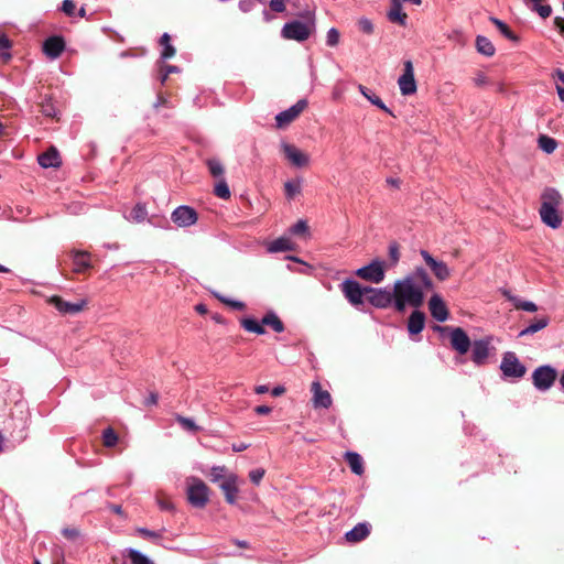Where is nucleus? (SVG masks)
<instances>
[{"label":"nucleus","instance_id":"9","mask_svg":"<svg viewBox=\"0 0 564 564\" xmlns=\"http://www.w3.org/2000/svg\"><path fill=\"white\" fill-rule=\"evenodd\" d=\"M394 293L387 288L370 286L367 295V301L375 308L384 310L391 305L394 307Z\"/></svg>","mask_w":564,"mask_h":564},{"label":"nucleus","instance_id":"38","mask_svg":"<svg viewBox=\"0 0 564 564\" xmlns=\"http://www.w3.org/2000/svg\"><path fill=\"white\" fill-rule=\"evenodd\" d=\"M206 165H207L208 171L212 174V176H214L215 178H218V180L225 178L224 177L225 167L218 159H216V158L207 159Z\"/></svg>","mask_w":564,"mask_h":564},{"label":"nucleus","instance_id":"56","mask_svg":"<svg viewBox=\"0 0 564 564\" xmlns=\"http://www.w3.org/2000/svg\"><path fill=\"white\" fill-rule=\"evenodd\" d=\"M75 3L73 0H64L61 4L59 10L65 13L67 17H74L75 15Z\"/></svg>","mask_w":564,"mask_h":564},{"label":"nucleus","instance_id":"57","mask_svg":"<svg viewBox=\"0 0 564 564\" xmlns=\"http://www.w3.org/2000/svg\"><path fill=\"white\" fill-rule=\"evenodd\" d=\"M532 10L535 11L542 19H546L552 13V8L549 4H536L532 7Z\"/></svg>","mask_w":564,"mask_h":564},{"label":"nucleus","instance_id":"61","mask_svg":"<svg viewBox=\"0 0 564 564\" xmlns=\"http://www.w3.org/2000/svg\"><path fill=\"white\" fill-rule=\"evenodd\" d=\"M238 8L241 12L248 13L254 8L253 0H239Z\"/></svg>","mask_w":564,"mask_h":564},{"label":"nucleus","instance_id":"11","mask_svg":"<svg viewBox=\"0 0 564 564\" xmlns=\"http://www.w3.org/2000/svg\"><path fill=\"white\" fill-rule=\"evenodd\" d=\"M491 337H485L474 340L471 343V361L477 367L486 365L490 352Z\"/></svg>","mask_w":564,"mask_h":564},{"label":"nucleus","instance_id":"6","mask_svg":"<svg viewBox=\"0 0 564 564\" xmlns=\"http://www.w3.org/2000/svg\"><path fill=\"white\" fill-rule=\"evenodd\" d=\"M186 494L188 503L194 508L202 509L207 505L209 500V488L198 477L191 478Z\"/></svg>","mask_w":564,"mask_h":564},{"label":"nucleus","instance_id":"5","mask_svg":"<svg viewBox=\"0 0 564 564\" xmlns=\"http://www.w3.org/2000/svg\"><path fill=\"white\" fill-rule=\"evenodd\" d=\"M340 290L348 303L358 308L365 304L370 285H362L352 278H347L340 283Z\"/></svg>","mask_w":564,"mask_h":564},{"label":"nucleus","instance_id":"8","mask_svg":"<svg viewBox=\"0 0 564 564\" xmlns=\"http://www.w3.org/2000/svg\"><path fill=\"white\" fill-rule=\"evenodd\" d=\"M355 274L362 280L378 284L384 280V261L376 258L357 269Z\"/></svg>","mask_w":564,"mask_h":564},{"label":"nucleus","instance_id":"48","mask_svg":"<svg viewBox=\"0 0 564 564\" xmlns=\"http://www.w3.org/2000/svg\"><path fill=\"white\" fill-rule=\"evenodd\" d=\"M227 468L225 466H213L209 473V479L212 482H221L226 476Z\"/></svg>","mask_w":564,"mask_h":564},{"label":"nucleus","instance_id":"52","mask_svg":"<svg viewBox=\"0 0 564 564\" xmlns=\"http://www.w3.org/2000/svg\"><path fill=\"white\" fill-rule=\"evenodd\" d=\"M10 48H11V41L9 40V37L6 34H1L0 35V56L2 58L11 57V54L9 52Z\"/></svg>","mask_w":564,"mask_h":564},{"label":"nucleus","instance_id":"20","mask_svg":"<svg viewBox=\"0 0 564 564\" xmlns=\"http://www.w3.org/2000/svg\"><path fill=\"white\" fill-rule=\"evenodd\" d=\"M238 476L236 474H229L220 484L219 488L225 495L226 502L229 505L236 503V496L238 489Z\"/></svg>","mask_w":564,"mask_h":564},{"label":"nucleus","instance_id":"39","mask_svg":"<svg viewBox=\"0 0 564 564\" xmlns=\"http://www.w3.org/2000/svg\"><path fill=\"white\" fill-rule=\"evenodd\" d=\"M214 297H216L219 302L223 304L229 306L230 308L235 311H243L246 308V304L242 301L230 299L228 296H225L218 292H213Z\"/></svg>","mask_w":564,"mask_h":564},{"label":"nucleus","instance_id":"47","mask_svg":"<svg viewBox=\"0 0 564 564\" xmlns=\"http://www.w3.org/2000/svg\"><path fill=\"white\" fill-rule=\"evenodd\" d=\"M175 420L186 431L197 432L199 430V426L195 423V421L192 417L176 414Z\"/></svg>","mask_w":564,"mask_h":564},{"label":"nucleus","instance_id":"19","mask_svg":"<svg viewBox=\"0 0 564 564\" xmlns=\"http://www.w3.org/2000/svg\"><path fill=\"white\" fill-rule=\"evenodd\" d=\"M281 149L285 158L296 167H303L308 164V155L303 153L295 145L288 142H281Z\"/></svg>","mask_w":564,"mask_h":564},{"label":"nucleus","instance_id":"24","mask_svg":"<svg viewBox=\"0 0 564 564\" xmlns=\"http://www.w3.org/2000/svg\"><path fill=\"white\" fill-rule=\"evenodd\" d=\"M37 163L43 169L58 167L62 164V160L58 151L55 148H51L37 156Z\"/></svg>","mask_w":564,"mask_h":564},{"label":"nucleus","instance_id":"63","mask_svg":"<svg viewBox=\"0 0 564 564\" xmlns=\"http://www.w3.org/2000/svg\"><path fill=\"white\" fill-rule=\"evenodd\" d=\"M554 26L558 31V33L564 36V18L555 17Z\"/></svg>","mask_w":564,"mask_h":564},{"label":"nucleus","instance_id":"28","mask_svg":"<svg viewBox=\"0 0 564 564\" xmlns=\"http://www.w3.org/2000/svg\"><path fill=\"white\" fill-rule=\"evenodd\" d=\"M263 327H271L275 333H283L285 329L284 323L280 319L278 314L273 310H269L262 316Z\"/></svg>","mask_w":564,"mask_h":564},{"label":"nucleus","instance_id":"55","mask_svg":"<svg viewBox=\"0 0 564 564\" xmlns=\"http://www.w3.org/2000/svg\"><path fill=\"white\" fill-rule=\"evenodd\" d=\"M264 474L265 470L263 468H254L249 471V479L253 485L259 486L262 478L264 477Z\"/></svg>","mask_w":564,"mask_h":564},{"label":"nucleus","instance_id":"23","mask_svg":"<svg viewBox=\"0 0 564 564\" xmlns=\"http://www.w3.org/2000/svg\"><path fill=\"white\" fill-rule=\"evenodd\" d=\"M314 392L313 404L314 408L328 409L332 405V397L328 391L322 390L318 381L312 383Z\"/></svg>","mask_w":564,"mask_h":564},{"label":"nucleus","instance_id":"26","mask_svg":"<svg viewBox=\"0 0 564 564\" xmlns=\"http://www.w3.org/2000/svg\"><path fill=\"white\" fill-rule=\"evenodd\" d=\"M387 18L390 22L397 23L401 26L406 25V13L402 10V4L397 1H391V8L387 13Z\"/></svg>","mask_w":564,"mask_h":564},{"label":"nucleus","instance_id":"44","mask_svg":"<svg viewBox=\"0 0 564 564\" xmlns=\"http://www.w3.org/2000/svg\"><path fill=\"white\" fill-rule=\"evenodd\" d=\"M284 191L288 199L294 198L301 192V180L285 182Z\"/></svg>","mask_w":564,"mask_h":564},{"label":"nucleus","instance_id":"34","mask_svg":"<svg viewBox=\"0 0 564 564\" xmlns=\"http://www.w3.org/2000/svg\"><path fill=\"white\" fill-rule=\"evenodd\" d=\"M292 249H293V243L290 241L289 238H285V237H280L278 239H274L268 246V251L270 253L283 252V251H289Z\"/></svg>","mask_w":564,"mask_h":564},{"label":"nucleus","instance_id":"33","mask_svg":"<svg viewBox=\"0 0 564 564\" xmlns=\"http://www.w3.org/2000/svg\"><path fill=\"white\" fill-rule=\"evenodd\" d=\"M398 85L403 96L413 95L417 89L414 76L402 74L398 79Z\"/></svg>","mask_w":564,"mask_h":564},{"label":"nucleus","instance_id":"50","mask_svg":"<svg viewBox=\"0 0 564 564\" xmlns=\"http://www.w3.org/2000/svg\"><path fill=\"white\" fill-rule=\"evenodd\" d=\"M366 99L373 106L378 107L379 109L383 110L384 112L394 116L392 110L387 107V105L382 101L380 97H378L373 91L371 94L366 95Z\"/></svg>","mask_w":564,"mask_h":564},{"label":"nucleus","instance_id":"36","mask_svg":"<svg viewBox=\"0 0 564 564\" xmlns=\"http://www.w3.org/2000/svg\"><path fill=\"white\" fill-rule=\"evenodd\" d=\"M135 531L140 536L152 540L156 545L164 546L162 543V532L165 531V528H162L159 531H154L144 527H140L137 528Z\"/></svg>","mask_w":564,"mask_h":564},{"label":"nucleus","instance_id":"2","mask_svg":"<svg viewBox=\"0 0 564 564\" xmlns=\"http://www.w3.org/2000/svg\"><path fill=\"white\" fill-rule=\"evenodd\" d=\"M541 199L539 213L542 223L552 229L560 228L562 225V217L558 212L562 200L560 192L553 187H546L541 195Z\"/></svg>","mask_w":564,"mask_h":564},{"label":"nucleus","instance_id":"29","mask_svg":"<svg viewBox=\"0 0 564 564\" xmlns=\"http://www.w3.org/2000/svg\"><path fill=\"white\" fill-rule=\"evenodd\" d=\"M240 325L246 332L253 333L256 335L265 334L262 319L258 322L254 317L246 316L240 319Z\"/></svg>","mask_w":564,"mask_h":564},{"label":"nucleus","instance_id":"60","mask_svg":"<svg viewBox=\"0 0 564 564\" xmlns=\"http://www.w3.org/2000/svg\"><path fill=\"white\" fill-rule=\"evenodd\" d=\"M269 7L273 12L282 13L285 11V3L281 0H270Z\"/></svg>","mask_w":564,"mask_h":564},{"label":"nucleus","instance_id":"15","mask_svg":"<svg viewBox=\"0 0 564 564\" xmlns=\"http://www.w3.org/2000/svg\"><path fill=\"white\" fill-rule=\"evenodd\" d=\"M50 303L54 306L56 311L64 315H74L79 313L86 305L87 300H80L78 302H68L63 300L61 296H52Z\"/></svg>","mask_w":564,"mask_h":564},{"label":"nucleus","instance_id":"41","mask_svg":"<svg viewBox=\"0 0 564 564\" xmlns=\"http://www.w3.org/2000/svg\"><path fill=\"white\" fill-rule=\"evenodd\" d=\"M41 112L45 117L57 118V109L52 97L45 96L40 104Z\"/></svg>","mask_w":564,"mask_h":564},{"label":"nucleus","instance_id":"40","mask_svg":"<svg viewBox=\"0 0 564 564\" xmlns=\"http://www.w3.org/2000/svg\"><path fill=\"white\" fill-rule=\"evenodd\" d=\"M539 148L546 154L553 153L557 148V141L549 135L541 134L538 139Z\"/></svg>","mask_w":564,"mask_h":564},{"label":"nucleus","instance_id":"13","mask_svg":"<svg viewBox=\"0 0 564 564\" xmlns=\"http://www.w3.org/2000/svg\"><path fill=\"white\" fill-rule=\"evenodd\" d=\"M420 254L422 256L425 263L429 265L433 274L440 280L445 281L451 275V270L448 265L442 261L434 258L427 250L422 249L420 251Z\"/></svg>","mask_w":564,"mask_h":564},{"label":"nucleus","instance_id":"45","mask_svg":"<svg viewBox=\"0 0 564 564\" xmlns=\"http://www.w3.org/2000/svg\"><path fill=\"white\" fill-rule=\"evenodd\" d=\"M102 442L106 447H113L118 443V435L112 427H107L102 431Z\"/></svg>","mask_w":564,"mask_h":564},{"label":"nucleus","instance_id":"42","mask_svg":"<svg viewBox=\"0 0 564 564\" xmlns=\"http://www.w3.org/2000/svg\"><path fill=\"white\" fill-rule=\"evenodd\" d=\"M509 301H511L513 303L514 307L518 310H522L524 312H530V313L538 311L536 304L532 301L521 300L518 296H509Z\"/></svg>","mask_w":564,"mask_h":564},{"label":"nucleus","instance_id":"31","mask_svg":"<svg viewBox=\"0 0 564 564\" xmlns=\"http://www.w3.org/2000/svg\"><path fill=\"white\" fill-rule=\"evenodd\" d=\"M122 554L131 561V564H154L147 554L134 547H126Z\"/></svg>","mask_w":564,"mask_h":564},{"label":"nucleus","instance_id":"58","mask_svg":"<svg viewBox=\"0 0 564 564\" xmlns=\"http://www.w3.org/2000/svg\"><path fill=\"white\" fill-rule=\"evenodd\" d=\"M62 534L67 540L75 541L76 539H78L80 536V531L75 528H64L62 530Z\"/></svg>","mask_w":564,"mask_h":564},{"label":"nucleus","instance_id":"46","mask_svg":"<svg viewBox=\"0 0 564 564\" xmlns=\"http://www.w3.org/2000/svg\"><path fill=\"white\" fill-rule=\"evenodd\" d=\"M553 78L556 80V93L561 101H564V70L556 68L553 73Z\"/></svg>","mask_w":564,"mask_h":564},{"label":"nucleus","instance_id":"21","mask_svg":"<svg viewBox=\"0 0 564 564\" xmlns=\"http://www.w3.org/2000/svg\"><path fill=\"white\" fill-rule=\"evenodd\" d=\"M70 259L73 261L74 271L83 273L91 268L90 253L83 250H72Z\"/></svg>","mask_w":564,"mask_h":564},{"label":"nucleus","instance_id":"30","mask_svg":"<svg viewBox=\"0 0 564 564\" xmlns=\"http://www.w3.org/2000/svg\"><path fill=\"white\" fill-rule=\"evenodd\" d=\"M476 50L479 54L491 57L496 53V47L492 44V42L485 35H477L476 36Z\"/></svg>","mask_w":564,"mask_h":564},{"label":"nucleus","instance_id":"4","mask_svg":"<svg viewBox=\"0 0 564 564\" xmlns=\"http://www.w3.org/2000/svg\"><path fill=\"white\" fill-rule=\"evenodd\" d=\"M505 380L517 381L524 377L527 367L520 361L516 352L506 351L499 366Z\"/></svg>","mask_w":564,"mask_h":564},{"label":"nucleus","instance_id":"49","mask_svg":"<svg viewBox=\"0 0 564 564\" xmlns=\"http://www.w3.org/2000/svg\"><path fill=\"white\" fill-rule=\"evenodd\" d=\"M388 253H389L390 267L397 265L400 260V248H399V243L397 241H392L389 243Z\"/></svg>","mask_w":564,"mask_h":564},{"label":"nucleus","instance_id":"32","mask_svg":"<svg viewBox=\"0 0 564 564\" xmlns=\"http://www.w3.org/2000/svg\"><path fill=\"white\" fill-rule=\"evenodd\" d=\"M489 21L509 41L514 42V43H518L520 41V37L509 28V25L505 21H502L496 17H490Z\"/></svg>","mask_w":564,"mask_h":564},{"label":"nucleus","instance_id":"18","mask_svg":"<svg viewBox=\"0 0 564 564\" xmlns=\"http://www.w3.org/2000/svg\"><path fill=\"white\" fill-rule=\"evenodd\" d=\"M65 40L62 35H51L43 42V53L52 59L62 55L65 50Z\"/></svg>","mask_w":564,"mask_h":564},{"label":"nucleus","instance_id":"27","mask_svg":"<svg viewBox=\"0 0 564 564\" xmlns=\"http://www.w3.org/2000/svg\"><path fill=\"white\" fill-rule=\"evenodd\" d=\"M345 458L352 474L358 476L364 474V460L360 454L357 452L348 451L345 453Z\"/></svg>","mask_w":564,"mask_h":564},{"label":"nucleus","instance_id":"12","mask_svg":"<svg viewBox=\"0 0 564 564\" xmlns=\"http://www.w3.org/2000/svg\"><path fill=\"white\" fill-rule=\"evenodd\" d=\"M307 106L306 99H300L288 109L280 111L275 116V124L278 128L289 126Z\"/></svg>","mask_w":564,"mask_h":564},{"label":"nucleus","instance_id":"35","mask_svg":"<svg viewBox=\"0 0 564 564\" xmlns=\"http://www.w3.org/2000/svg\"><path fill=\"white\" fill-rule=\"evenodd\" d=\"M160 44L163 46L162 52H161V59L162 61L170 59V58H172L175 55L176 50L171 44V36H170L169 33L165 32V33H163L161 35Z\"/></svg>","mask_w":564,"mask_h":564},{"label":"nucleus","instance_id":"16","mask_svg":"<svg viewBox=\"0 0 564 564\" xmlns=\"http://www.w3.org/2000/svg\"><path fill=\"white\" fill-rule=\"evenodd\" d=\"M426 315L419 308H414L408 317L406 329L410 338L417 341L414 336L420 335L425 327Z\"/></svg>","mask_w":564,"mask_h":564},{"label":"nucleus","instance_id":"14","mask_svg":"<svg viewBox=\"0 0 564 564\" xmlns=\"http://www.w3.org/2000/svg\"><path fill=\"white\" fill-rule=\"evenodd\" d=\"M449 343L452 349L459 355L467 354L471 346V340L468 334L462 327H453L449 334Z\"/></svg>","mask_w":564,"mask_h":564},{"label":"nucleus","instance_id":"7","mask_svg":"<svg viewBox=\"0 0 564 564\" xmlns=\"http://www.w3.org/2000/svg\"><path fill=\"white\" fill-rule=\"evenodd\" d=\"M557 377L556 369L549 364L536 367L532 372L533 387L541 392L551 389Z\"/></svg>","mask_w":564,"mask_h":564},{"label":"nucleus","instance_id":"3","mask_svg":"<svg viewBox=\"0 0 564 564\" xmlns=\"http://www.w3.org/2000/svg\"><path fill=\"white\" fill-rule=\"evenodd\" d=\"M316 30L315 15L307 11L306 21L292 20L281 29V36L285 40L296 41L299 43L305 42L313 32Z\"/></svg>","mask_w":564,"mask_h":564},{"label":"nucleus","instance_id":"59","mask_svg":"<svg viewBox=\"0 0 564 564\" xmlns=\"http://www.w3.org/2000/svg\"><path fill=\"white\" fill-rule=\"evenodd\" d=\"M167 107V108H172V105H171V101L165 97L163 96L162 94H158L156 95V100L155 102L153 104V108L154 109H158L159 107Z\"/></svg>","mask_w":564,"mask_h":564},{"label":"nucleus","instance_id":"62","mask_svg":"<svg viewBox=\"0 0 564 564\" xmlns=\"http://www.w3.org/2000/svg\"><path fill=\"white\" fill-rule=\"evenodd\" d=\"M452 329L453 326H442L438 324L432 326V330L440 334L442 337H444L445 335L449 336Z\"/></svg>","mask_w":564,"mask_h":564},{"label":"nucleus","instance_id":"51","mask_svg":"<svg viewBox=\"0 0 564 564\" xmlns=\"http://www.w3.org/2000/svg\"><path fill=\"white\" fill-rule=\"evenodd\" d=\"M289 231L294 235V236H299V235H304V234H307L308 232V225H307V221L304 220V219H300L297 220L294 225H292L289 229Z\"/></svg>","mask_w":564,"mask_h":564},{"label":"nucleus","instance_id":"25","mask_svg":"<svg viewBox=\"0 0 564 564\" xmlns=\"http://www.w3.org/2000/svg\"><path fill=\"white\" fill-rule=\"evenodd\" d=\"M550 324V317L546 315L535 317L527 327L521 329L518 334V337H525L529 335H533L542 329H544Z\"/></svg>","mask_w":564,"mask_h":564},{"label":"nucleus","instance_id":"54","mask_svg":"<svg viewBox=\"0 0 564 564\" xmlns=\"http://www.w3.org/2000/svg\"><path fill=\"white\" fill-rule=\"evenodd\" d=\"M340 33L336 28H330L326 34V45L334 47L339 43Z\"/></svg>","mask_w":564,"mask_h":564},{"label":"nucleus","instance_id":"43","mask_svg":"<svg viewBox=\"0 0 564 564\" xmlns=\"http://www.w3.org/2000/svg\"><path fill=\"white\" fill-rule=\"evenodd\" d=\"M214 194L221 199L230 198L231 192L226 178L218 180L214 187Z\"/></svg>","mask_w":564,"mask_h":564},{"label":"nucleus","instance_id":"37","mask_svg":"<svg viewBox=\"0 0 564 564\" xmlns=\"http://www.w3.org/2000/svg\"><path fill=\"white\" fill-rule=\"evenodd\" d=\"M148 217V209L144 203H137L129 214V219L134 223H142Z\"/></svg>","mask_w":564,"mask_h":564},{"label":"nucleus","instance_id":"53","mask_svg":"<svg viewBox=\"0 0 564 564\" xmlns=\"http://www.w3.org/2000/svg\"><path fill=\"white\" fill-rule=\"evenodd\" d=\"M358 29L365 34H372L375 26L370 19L362 17L357 22Z\"/></svg>","mask_w":564,"mask_h":564},{"label":"nucleus","instance_id":"1","mask_svg":"<svg viewBox=\"0 0 564 564\" xmlns=\"http://www.w3.org/2000/svg\"><path fill=\"white\" fill-rule=\"evenodd\" d=\"M434 283L423 267H416L393 284L394 310L403 313L406 306L420 308L425 299V290H433Z\"/></svg>","mask_w":564,"mask_h":564},{"label":"nucleus","instance_id":"10","mask_svg":"<svg viewBox=\"0 0 564 564\" xmlns=\"http://www.w3.org/2000/svg\"><path fill=\"white\" fill-rule=\"evenodd\" d=\"M198 214L194 207L188 205L177 206L171 214V220L181 228H187L196 224Z\"/></svg>","mask_w":564,"mask_h":564},{"label":"nucleus","instance_id":"17","mask_svg":"<svg viewBox=\"0 0 564 564\" xmlns=\"http://www.w3.org/2000/svg\"><path fill=\"white\" fill-rule=\"evenodd\" d=\"M429 310L431 312L432 317L438 323L446 322L449 318V311L443 297L437 293H434L430 297Z\"/></svg>","mask_w":564,"mask_h":564},{"label":"nucleus","instance_id":"64","mask_svg":"<svg viewBox=\"0 0 564 564\" xmlns=\"http://www.w3.org/2000/svg\"><path fill=\"white\" fill-rule=\"evenodd\" d=\"M474 83L476 86H484L487 84V76L482 72H479L474 78Z\"/></svg>","mask_w":564,"mask_h":564},{"label":"nucleus","instance_id":"22","mask_svg":"<svg viewBox=\"0 0 564 564\" xmlns=\"http://www.w3.org/2000/svg\"><path fill=\"white\" fill-rule=\"evenodd\" d=\"M371 525L368 522H359L345 533L348 542L357 543L365 540L370 534Z\"/></svg>","mask_w":564,"mask_h":564}]
</instances>
